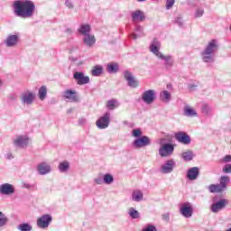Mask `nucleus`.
I'll use <instances>...</instances> for the list:
<instances>
[{"mask_svg":"<svg viewBox=\"0 0 231 231\" xmlns=\"http://www.w3.org/2000/svg\"><path fill=\"white\" fill-rule=\"evenodd\" d=\"M13 12L21 19H31L35 14V4L31 0H15L13 3Z\"/></svg>","mask_w":231,"mask_h":231,"instance_id":"nucleus-1","label":"nucleus"},{"mask_svg":"<svg viewBox=\"0 0 231 231\" xmlns=\"http://www.w3.org/2000/svg\"><path fill=\"white\" fill-rule=\"evenodd\" d=\"M160 48H162L160 41H158V39H153L150 44V51L155 55L157 59L164 61L166 69H171V68L174 66V60L172 59V56L162 53V51H160Z\"/></svg>","mask_w":231,"mask_h":231,"instance_id":"nucleus-2","label":"nucleus"},{"mask_svg":"<svg viewBox=\"0 0 231 231\" xmlns=\"http://www.w3.org/2000/svg\"><path fill=\"white\" fill-rule=\"evenodd\" d=\"M217 50H219L217 41L211 40L201 52L203 62H207L208 64L214 63L216 60V51H217Z\"/></svg>","mask_w":231,"mask_h":231,"instance_id":"nucleus-3","label":"nucleus"},{"mask_svg":"<svg viewBox=\"0 0 231 231\" xmlns=\"http://www.w3.org/2000/svg\"><path fill=\"white\" fill-rule=\"evenodd\" d=\"M230 183V177L221 176L219 179V184H211L208 186V190L211 194H219L226 190V187Z\"/></svg>","mask_w":231,"mask_h":231,"instance_id":"nucleus-4","label":"nucleus"},{"mask_svg":"<svg viewBox=\"0 0 231 231\" xmlns=\"http://www.w3.org/2000/svg\"><path fill=\"white\" fill-rule=\"evenodd\" d=\"M226 205H228V199H221L219 200H216V198H214L213 204L210 206V211L213 212V214H217V212L225 210V208H226Z\"/></svg>","mask_w":231,"mask_h":231,"instance_id":"nucleus-5","label":"nucleus"},{"mask_svg":"<svg viewBox=\"0 0 231 231\" xmlns=\"http://www.w3.org/2000/svg\"><path fill=\"white\" fill-rule=\"evenodd\" d=\"M20 101L23 106H32L35 102V93L31 90H25L20 95Z\"/></svg>","mask_w":231,"mask_h":231,"instance_id":"nucleus-6","label":"nucleus"},{"mask_svg":"<svg viewBox=\"0 0 231 231\" xmlns=\"http://www.w3.org/2000/svg\"><path fill=\"white\" fill-rule=\"evenodd\" d=\"M111 123V113L106 112L96 122L97 129H107Z\"/></svg>","mask_w":231,"mask_h":231,"instance_id":"nucleus-7","label":"nucleus"},{"mask_svg":"<svg viewBox=\"0 0 231 231\" xmlns=\"http://www.w3.org/2000/svg\"><path fill=\"white\" fill-rule=\"evenodd\" d=\"M150 144L151 139L145 135L136 138L132 143L133 147L135 149H142V147H147Z\"/></svg>","mask_w":231,"mask_h":231,"instance_id":"nucleus-8","label":"nucleus"},{"mask_svg":"<svg viewBox=\"0 0 231 231\" xmlns=\"http://www.w3.org/2000/svg\"><path fill=\"white\" fill-rule=\"evenodd\" d=\"M53 221V217L50 214H45L37 219V226L39 228H48L50 224Z\"/></svg>","mask_w":231,"mask_h":231,"instance_id":"nucleus-9","label":"nucleus"},{"mask_svg":"<svg viewBox=\"0 0 231 231\" xmlns=\"http://www.w3.org/2000/svg\"><path fill=\"white\" fill-rule=\"evenodd\" d=\"M124 77L129 88H138V86H140V82L138 81V79H136V78H134V75H133L131 71L125 70L124 72Z\"/></svg>","mask_w":231,"mask_h":231,"instance_id":"nucleus-10","label":"nucleus"},{"mask_svg":"<svg viewBox=\"0 0 231 231\" xmlns=\"http://www.w3.org/2000/svg\"><path fill=\"white\" fill-rule=\"evenodd\" d=\"M174 152V144L172 143H164L161 145L159 149V154L162 158H167V156H171Z\"/></svg>","mask_w":231,"mask_h":231,"instance_id":"nucleus-11","label":"nucleus"},{"mask_svg":"<svg viewBox=\"0 0 231 231\" xmlns=\"http://www.w3.org/2000/svg\"><path fill=\"white\" fill-rule=\"evenodd\" d=\"M73 79L76 80L78 86H84L89 84V76L84 75L82 71H76L73 74Z\"/></svg>","mask_w":231,"mask_h":231,"instance_id":"nucleus-12","label":"nucleus"},{"mask_svg":"<svg viewBox=\"0 0 231 231\" xmlns=\"http://www.w3.org/2000/svg\"><path fill=\"white\" fill-rule=\"evenodd\" d=\"M142 100L144 104H152L156 100V91L152 89L145 90L142 95Z\"/></svg>","mask_w":231,"mask_h":231,"instance_id":"nucleus-13","label":"nucleus"},{"mask_svg":"<svg viewBox=\"0 0 231 231\" xmlns=\"http://www.w3.org/2000/svg\"><path fill=\"white\" fill-rule=\"evenodd\" d=\"M175 139L179 143H182V145H190V135L187 134L185 132H178L175 134Z\"/></svg>","mask_w":231,"mask_h":231,"instance_id":"nucleus-14","label":"nucleus"},{"mask_svg":"<svg viewBox=\"0 0 231 231\" xmlns=\"http://www.w3.org/2000/svg\"><path fill=\"white\" fill-rule=\"evenodd\" d=\"M174 167H176V162L172 159L168 160L161 166V172L162 174H171L174 171Z\"/></svg>","mask_w":231,"mask_h":231,"instance_id":"nucleus-15","label":"nucleus"},{"mask_svg":"<svg viewBox=\"0 0 231 231\" xmlns=\"http://www.w3.org/2000/svg\"><path fill=\"white\" fill-rule=\"evenodd\" d=\"M180 212L183 217H192V204L185 202L180 207Z\"/></svg>","mask_w":231,"mask_h":231,"instance_id":"nucleus-16","label":"nucleus"},{"mask_svg":"<svg viewBox=\"0 0 231 231\" xmlns=\"http://www.w3.org/2000/svg\"><path fill=\"white\" fill-rule=\"evenodd\" d=\"M51 171V165H50V163H48L47 162H40L37 165V171L40 176H46V174H50Z\"/></svg>","mask_w":231,"mask_h":231,"instance_id":"nucleus-17","label":"nucleus"},{"mask_svg":"<svg viewBox=\"0 0 231 231\" xmlns=\"http://www.w3.org/2000/svg\"><path fill=\"white\" fill-rule=\"evenodd\" d=\"M15 193V188L10 183H4L0 185V194L2 196H12Z\"/></svg>","mask_w":231,"mask_h":231,"instance_id":"nucleus-18","label":"nucleus"},{"mask_svg":"<svg viewBox=\"0 0 231 231\" xmlns=\"http://www.w3.org/2000/svg\"><path fill=\"white\" fill-rule=\"evenodd\" d=\"M83 44L88 48H93L97 42V38H95L94 34H87L83 36Z\"/></svg>","mask_w":231,"mask_h":231,"instance_id":"nucleus-19","label":"nucleus"},{"mask_svg":"<svg viewBox=\"0 0 231 231\" xmlns=\"http://www.w3.org/2000/svg\"><path fill=\"white\" fill-rule=\"evenodd\" d=\"M63 97L69 102H79V97L77 96V91L67 89L63 92Z\"/></svg>","mask_w":231,"mask_h":231,"instance_id":"nucleus-20","label":"nucleus"},{"mask_svg":"<svg viewBox=\"0 0 231 231\" xmlns=\"http://www.w3.org/2000/svg\"><path fill=\"white\" fill-rule=\"evenodd\" d=\"M132 20L134 23H142L145 21V14L140 10L134 11L132 12Z\"/></svg>","mask_w":231,"mask_h":231,"instance_id":"nucleus-21","label":"nucleus"},{"mask_svg":"<svg viewBox=\"0 0 231 231\" xmlns=\"http://www.w3.org/2000/svg\"><path fill=\"white\" fill-rule=\"evenodd\" d=\"M186 176L188 180H189L190 181H194V180H198V177L199 176V168L192 167L189 169Z\"/></svg>","mask_w":231,"mask_h":231,"instance_id":"nucleus-22","label":"nucleus"},{"mask_svg":"<svg viewBox=\"0 0 231 231\" xmlns=\"http://www.w3.org/2000/svg\"><path fill=\"white\" fill-rule=\"evenodd\" d=\"M14 143L15 147H26V145H28V137L20 135L14 141Z\"/></svg>","mask_w":231,"mask_h":231,"instance_id":"nucleus-23","label":"nucleus"},{"mask_svg":"<svg viewBox=\"0 0 231 231\" xmlns=\"http://www.w3.org/2000/svg\"><path fill=\"white\" fill-rule=\"evenodd\" d=\"M78 32L80 33V35H83V37L89 35L91 33V25L88 23H82L78 29Z\"/></svg>","mask_w":231,"mask_h":231,"instance_id":"nucleus-24","label":"nucleus"},{"mask_svg":"<svg viewBox=\"0 0 231 231\" xmlns=\"http://www.w3.org/2000/svg\"><path fill=\"white\" fill-rule=\"evenodd\" d=\"M132 200L135 201V203H140V201H143V192L140 189H135L132 192Z\"/></svg>","mask_w":231,"mask_h":231,"instance_id":"nucleus-25","label":"nucleus"},{"mask_svg":"<svg viewBox=\"0 0 231 231\" xmlns=\"http://www.w3.org/2000/svg\"><path fill=\"white\" fill-rule=\"evenodd\" d=\"M19 37L17 35H9L6 39L5 44L8 48H12L17 44Z\"/></svg>","mask_w":231,"mask_h":231,"instance_id":"nucleus-26","label":"nucleus"},{"mask_svg":"<svg viewBox=\"0 0 231 231\" xmlns=\"http://www.w3.org/2000/svg\"><path fill=\"white\" fill-rule=\"evenodd\" d=\"M135 32L137 33L133 32L130 37H132V39H134V41H136V39H139V37H143V35H145L143 33V27L140 26V25H135Z\"/></svg>","mask_w":231,"mask_h":231,"instance_id":"nucleus-27","label":"nucleus"},{"mask_svg":"<svg viewBox=\"0 0 231 231\" xmlns=\"http://www.w3.org/2000/svg\"><path fill=\"white\" fill-rule=\"evenodd\" d=\"M119 106H120V103H118V100L116 99H110L106 101V108L109 111H114V109H116Z\"/></svg>","mask_w":231,"mask_h":231,"instance_id":"nucleus-28","label":"nucleus"},{"mask_svg":"<svg viewBox=\"0 0 231 231\" xmlns=\"http://www.w3.org/2000/svg\"><path fill=\"white\" fill-rule=\"evenodd\" d=\"M171 98H172V96L170 94L169 91L162 90L160 93V99L162 100V102L169 103L171 102Z\"/></svg>","mask_w":231,"mask_h":231,"instance_id":"nucleus-29","label":"nucleus"},{"mask_svg":"<svg viewBox=\"0 0 231 231\" xmlns=\"http://www.w3.org/2000/svg\"><path fill=\"white\" fill-rule=\"evenodd\" d=\"M48 97V88L46 86H42L38 90V97L42 101Z\"/></svg>","mask_w":231,"mask_h":231,"instance_id":"nucleus-30","label":"nucleus"},{"mask_svg":"<svg viewBox=\"0 0 231 231\" xmlns=\"http://www.w3.org/2000/svg\"><path fill=\"white\" fill-rule=\"evenodd\" d=\"M103 181L105 185H113L115 183V177L111 173H106L103 175Z\"/></svg>","mask_w":231,"mask_h":231,"instance_id":"nucleus-31","label":"nucleus"},{"mask_svg":"<svg viewBox=\"0 0 231 231\" xmlns=\"http://www.w3.org/2000/svg\"><path fill=\"white\" fill-rule=\"evenodd\" d=\"M183 113H184V116H189V117L198 116V113L196 112V110L190 108V106H184Z\"/></svg>","mask_w":231,"mask_h":231,"instance_id":"nucleus-32","label":"nucleus"},{"mask_svg":"<svg viewBox=\"0 0 231 231\" xmlns=\"http://www.w3.org/2000/svg\"><path fill=\"white\" fill-rule=\"evenodd\" d=\"M58 169L60 172H62V173L68 172V171H69V162L64 161L60 162Z\"/></svg>","mask_w":231,"mask_h":231,"instance_id":"nucleus-33","label":"nucleus"},{"mask_svg":"<svg viewBox=\"0 0 231 231\" xmlns=\"http://www.w3.org/2000/svg\"><path fill=\"white\" fill-rule=\"evenodd\" d=\"M104 71V68H102V66L100 65H97L95 67H93L92 70H91V75L93 77H100V75H102Z\"/></svg>","mask_w":231,"mask_h":231,"instance_id":"nucleus-34","label":"nucleus"},{"mask_svg":"<svg viewBox=\"0 0 231 231\" xmlns=\"http://www.w3.org/2000/svg\"><path fill=\"white\" fill-rule=\"evenodd\" d=\"M106 71H108V73H118V63H108Z\"/></svg>","mask_w":231,"mask_h":231,"instance_id":"nucleus-35","label":"nucleus"},{"mask_svg":"<svg viewBox=\"0 0 231 231\" xmlns=\"http://www.w3.org/2000/svg\"><path fill=\"white\" fill-rule=\"evenodd\" d=\"M182 158L184 162H191L194 159V152L192 151H187L182 152Z\"/></svg>","mask_w":231,"mask_h":231,"instance_id":"nucleus-36","label":"nucleus"},{"mask_svg":"<svg viewBox=\"0 0 231 231\" xmlns=\"http://www.w3.org/2000/svg\"><path fill=\"white\" fill-rule=\"evenodd\" d=\"M8 225V217L3 213V211H0V228H4V226H6Z\"/></svg>","mask_w":231,"mask_h":231,"instance_id":"nucleus-37","label":"nucleus"},{"mask_svg":"<svg viewBox=\"0 0 231 231\" xmlns=\"http://www.w3.org/2000/svg\"><path fill=\"white\" fill-rule=\"evenodd\" d=\"M128 215L132 219H138L140 217V212H138L134 208H129Z\"/></svg>","mask_w":231,"mask_h":231,"instance_id":"nucleus-38","label":"nucleus"},{"mask_svg":"<svg viewBox=\"0 0 231 231\" xmlns=\"http://www.w3.org/2000/svg\"><path fill=\"white\" fill-rule=\"evenodd\" d=\"M32 226L28 223H23L18 226L20 231H32Z\"/></svg>","mask_w":231,"mask_h":231,"instance_id":"nucleus-39","label":"nucleus"},{"mask_svg":"<svg viewBox=\"0 0 231 231\" xmlns=\"http://www.w3.org/2000/svg\"><path fill=\"white\" fill-rule=\"evenodd\" d=\"M202 113L203 115H210V113H212V107H210L208 105H203Z\"/></svg>","mask_w":231,"mask_h":231,"instance_id":"nucleus-40","label":"nucleus"},{"mask_svg":"<svg viewBox=\"0 0 231 231\" xmlns=\"http://www.w3.org/2000/svg\"><path fill=\"white\" fill-rule=\"evenodd\" d=\"M132 136L134 138H140V136H142V130L140 128L134 129L132 132Z\"/></svg>","mask_w":231,"mask_h":231,"instance_id":"nucleus-41","label":"nucleus"},{"mask_svg":"<svg viewBox=\"0 0 231 231\" xmlns=\"http://www.w3.org/2000/svg\"><path fill=\"white\" fill-rule=\"evenodd\" d=\"M94 182H95L97 185H102V183H104V176L99 175V176L96 177V178L94 179Z\"/></svg>","mask_w":231,"mask_h":231,"instance_id":"nucleus-42","label":"nucleus"},{"mask_svg":"<svg viewBox=\"0 0 231 231\" xmlns=\"http://www.w3.org/2000/svg\"><path fill=\"white\" fill-rule=\"evenodd\" d=\"M176 0H166V10H171L174 6Z\"/></svg>","mask_w":231,"mask_h":231,"instance_id":"nucleus-43","label":"nucleus"},{"mask_svg":"<svg viewBox=\"0 0 231 231\" xmlns=\"http://www.w3.org/2000/svg\"><path fill=\"white\" fill-rule=\"evenodd\" d=\"M204 14H205V10L203 8H199L195 12V17L196 18L203 17Z\"/></svg>","mask_w":231,"mask_h":231,"instance_id":"nucleus-44","label":"nucleus"},{"mask_svg":"<svg viewBox=\"0 0 231 231\" xmlns=\"http://www.w3.org/2000/svg\"><path fill=\"white\" fill-rule=\"evenodd\" d=\"M143 231H158V229H156V226H154V225H147L145 226V228L143 229Z\"/></svg>","mask_w":231,"mask_h":231,"instance_id":"nucleus-45","label":"nucleus"},{"mask_svg":"<svg viewBox=\"0 0 231 231\" xmlns=\"http://www.w3.org/2000/svg\"><path fill=\"white\" fill-rule=\"evenodd\" d=\"M222 171L226 174H230L231 173V164H226V166H224Z\"/></svg>","mask_w":231,"mask_h":231,"instance_id":"nucleus-46","label":"nucleus"},{"mask_svg":"<svg viewBox=\"0 0 231 231\" xmlns=\"http://www.w3.org/2000/svg\"><path fill=\"white\" fill-rule=\"evenodd\" d=\"M65 5L67 6V8H69V9L74 8L73 2H71V0H66L65 1Z\"/></svg>","mask_w":231,"mask_h":231,"instance_id":"nucleus-47","label":"nucleus"},{"mask_svg":"<svg viewBox=\"0 0 231 231\" xmlns=\"http://www.w3.org/2000/svg\"><path fill=\"white\" fill-rule=\"evenodd\" d=\"M163 221H169L171 219V215L169 213L162 214Z\"/></svg>","mask_w":231,"mask_h":231,"instance_id":"nucleus-48","label":"nucleus"},{"mask_svg":"<svg viewBox=\"0 0 231 231\" xmlns=\"http://www.w3.org/2000/svg\"><path fill=\"white\" fill-rule=\"evenodd\" d=\"M23 187L24 189H28L29 190H30L31 189H33V185H32V184H30V183H26V182L23 183Z\"/></svg>","mask_w":231,"mask_h":231,"instance_id":"nucleus-49","label":"nucleus"},{"mask_svg":"<svg viewBox=\"0 0 231 231\" xmlns=\"http://www.w3.org/2000/svg\"><path fill=\"white\" fill-rule=\"evenodd\" d=\"M5 158L6 160H14V153L8 152L7 153H5Z\"/></svg>","mask_w":231,"mask_h":231,"instance_id":"nucleus-50","label":"nucleus"},{"mask_svg":"<svg viewBox=\"0 0 231 231\" xmlns=\"http://www.w3.org/2000/svg\"><path fill=\"white\" fill-rule=\"evenodd\" d=\"M176 23L177 24H179V26H183V20L181 19V17H178L176 19Z\"/></svg>","mask_w":231,"mask_h":231,"instance_id":"nucleus-51","label":"nucleus"},{"mask_svg":"<svg viewBox=\"0 0 231 231\" xmlns=\"http://www.w3.org/2000/svg\"><path fill=\"white\" fill-rule=\"evenodd\" d=\"M224 162H225L226 163L230 162H231V155H226V156L224 157Z\"/></svg>","mask_w":231,"mask_h":231,"instance_id":"nucleus-52","label":"nucleus"},{"mask_svg":"<svg viewBox=\"0 0 231 231\" xmlns=\"http://www.w3.org/2000/svg\"><path fill=\"white\" fill-rule=\"evenodd\" d=\"M79 125H84V124H86V118H79Z\"/></svg>","mask_w":231,"mask_h":231,"instance_id":"nucleus-53","label":"nucleus"},{"mask_svg":"<svg viewBox=\"0 0 231 231\" xmlns=\"http://www.w3.org/2000/svg\"><path fill=\"white\" fill-rule=\"evenodd\" d=\"M69 60H71L72 62H77V60H79V58L70 56Z\"/></svg>","mask_w":231,"mask_h":231,"instance_id":"nucleus-54","label":"nucleus"},{"mask_svg":"<svg viewBox=\"0 0 231 231\" xmlns=\"http://www.w3.org/2000/svg\"><path fill=\"white\" fill-rule=\"evenodd\" d=\"M65 32L70 35V33H73V31L71 29H66Z\"/></svg>","mask_w":231,"mask_h":231,"instance_id":"nucleus-55","label":"nucleus"},{"mask_svg":"<svg viewBox=\"0 0 231 231\" xmlns=\"http://www.w3.org/2000/svg\"><path fill=\"white\" fill-rule=\"evenodd\" d=\"M188 88H189V89H194V88H196V86L195 85H189Z\"/></svg>","mask_w":231,"mask_h":231,"instance_id":"nucleus-56","label":"nucleus"},{"mask_svg":"<svg viewBox=\"0 0 231 231\" xmlns=\"http://www.w3.org/2000/svg\"><path fill=\"white\" fill-rule=\"evenodd\" d=\"M68 114L69 113H73V108H69L68 111H67Z\"/></svg>","mask_w":231,"mask_h":231,"instance_id":"nucleus-57","label":"nucleus"},{"mask_svg":"<svg viewBox=\"0 0 231 231\" xmlns=\"http://www.w3.org/2000/svg\"><path fill=\"white\" fill-rule=\"evenodd\" d=\"M139 3H143V1H147V0H137Z\"/></svg>","mask_w":231,"mask_h":231,"instance_id":"nucleus-58","label":"nucleus"},{"mask_svg":"<svg viewBox=\"0 0 231 231\" xmlns=\"http://www.w3.org/2000/svg\"><path fill=\"white\" fill-rule=\"evenodd\" d=\"M82 64H83V62L80 61V62L78 63V66H80V65H82Z\"/></svg>","mask_w":231,"mask_h":231,"instance_id":"nucleus-59","label":"nucleus"},{"mask_svg":"<svg viewBox=\"0 0 231 231\" xmlns=\"http://www.w3.org/2000/svg\"><path fill=\"white\" fill-rule=\"evenodd\" d=\"M226 231H231V227L230 228H228L227 230H226Z\"/></svg>","mask_w":231,"mask_h":231,"instance_id":"nucleus-60","label":"nucleus"},{"mask_svg":"<svg viewBox=\"0 0 231 231\" xmlns=\"http://www.w3.org/2000/svg\"><path fill=\"white\" fill-rule=\"evenodd\" d=\"M1 84H3V81L0 80V86H1Z\"/></svg>","mask_w":231,"mask_h":231,"instance_id":"nucleus-61","label":"nucleus"}]
</instances>
